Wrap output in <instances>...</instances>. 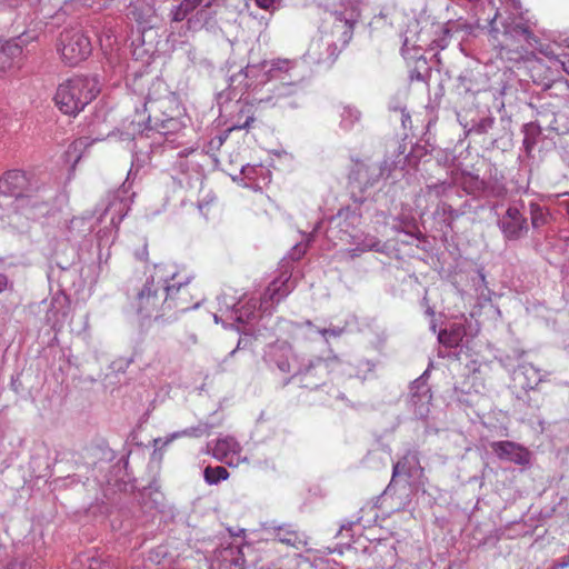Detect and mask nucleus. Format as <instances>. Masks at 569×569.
<instances>
[{
	"mask_svg": "<svg viewBox=\"0 0 569 569\" xmlns=\"http://www.w3.org/2000/svg\"><path fill=\"white\" fill-rule=\"evenodd\" d=\"M532 224H533L535 227H537V226L539 224V223H538V218H536V217H533V218H532Z\"/></svg>",
	"mask_w": 569,
	"mask_h": 569,
	"instance_id": "b1692460",
	"label": "nucleus"
},
{
	"mask_svg": "<svg viewBox=\"0 0 569 569\" xmlns=\"http://www.w3.org/2000/svg\"><path fill=\"white\" fill-rule=\"evenodd\" d=\"M555 569H569V563L562 562L558 563Z\"/></svg>",
	"mask_w": 569,
	"mask_h": 569,
	"instance_id": "4be33fe9",
	"label": "nucleus"
},
{
	"mask_svg": "<svg viewBox=\"0 0 569 569\" xmlns=\"http://www.w3.org/2000/svg\"><path fill=\"white\" fill-rule=\"evenodd\" d=\"M163 289L167 298L163 308L169 309L170 318L199 306L197 284L192 282L191 277L181 271L172 272Z\"/></svg>",
	"mask_w": 569,
	"mask_h": 569,
	"instance_id": "f03ea898",
	"label": "nucleus"
},
{
	"mask_svg": "<svg viewBox=\"0 0 569 569\" xmlns=\"http://www.w3.org/2000/svg\"><path fill=\"white\" fill-rule=\"evenodd\" d=\"M29 180L24 172L20 170H9L0 178V193L9 197H14L17 200V208L24 209L27 202L37 207L39 199H32L27 194Z\"/></svg>",
	"mask_w": 569,
	"mask_h": 569,
	"instance_id": "423d86ee",
	"label": "nucleus"
},
{
	"mask_svg": "<svg viewBox=\"0 0 569 569\" xmlns=\"http://www.w3.org/2000/svg\"><path fill=\"white\" fill-rule=\"evenodd\" d=\"M512 32H515L517 34H522L526 38L531 36L530 30L527 27L521 26V24L515 26L511 30H508V29L505 30V34L512 33Z\"/></svg>",
	"mask_w": 569,
	"mask_h": 569,
	"instance_id": "dca6fc26",
	"label": "nucleus"
},
{
	"mask_svg": "<svg viewBox=\"0 0 569 569\" xmlns=\"http://www.w3.org/2000/svg\"><path fill=\"white\" fill-rule=\"evenodd\" d=\"M279 540L281 542H284L287 545H295L296 540H297V536L296 535H290L288 538H281L279 537Z\"/></svg>",
	"mask_w": 569,
	"mask_h": 569,
	"instance_id": "aec40b11",
	"label": "nucleus"
},
{
	"mask_svg": "<svg viewBox=\"0 0 569 569\" xmlns=\"http://www.w3.org/2000/svg\"><path fill=\"white\" fill-rule=\"evenodd\" d=\"M402 472H406V465L400 460L393 466V476H398Z\"/></svg>",
	"mask_w": 569,
	"mask_h": 569,
	"instance_id": "6ab92c4d",
	"label": "nucleus"
},
{
	"mask_svg": "<svg viewBox=\"0 0 569 569\" xmlns=\"http://www.w3.org/2000/svg\"><path fill=\"white\" fill-rule=\"evenodd\" d=\"M290 69V61L287 59H277L271 62L269 72L272 71H288Z\"/></svg>",
	"mask_w": 569,
	"mask_h": 569,
	"instance_id": "4468645a",
	"label": "nucleus"
},
{
	"mask_svg": "<svg viewBox=\"0 0 569 569\" xmlns=\"http://www.w3.org/2000/svg\"><path fill=\"white\" fill-rule=\"evenodd\" d=\"M241 116H247L244 122L240 126H237L236 129H248L251 127V124L254 122V113L252 111L251 104H246L241 108L240 112Z\"/></svg>",
	"mask_w": 569,
	"mask_h": 569,
	"instance_id": "ddd939ff",
	"label": "nucleus"
},
{
	"mask_svg": "<svg viewBox=\"0 0 569 569\" xmlns=\"http://www.w3.org/2000/svg\"><path fill=\"white\" fill-rule=\"evenodd\" d=\"M276 0H256V4L263 10H269L273 7Z\"/></svg>",
	"mask_w": 569,
	"mask_h": 569,
	"instance_id": "a211bd4d",
	"label": "nucleus"
},
{
	"mask_svg": "<svg viewBox=\"0 0 569 569\" xmlns=\"http://www.w3.org/2000/svg\"><path fill=\"white\" fill-rule=\"evenodd\" d=\"M166 302L164 289L152 281L140 290L134 299V308L142 318L170 319L169 309L163 308Z\"/></svg>",
	"mask_w": 569,
	"mask_h": 569,
	"instance_id": "20e7f679",
	"label": "nucleus"
},
{
	"mask_svg": "<svg viewBox=\"0 0 569 569\" xmlns=\"http://www.w3.org/2000/svg\"><path fill=\"white\" fill-rule=\"evenodd\" d=\"M192 436V432L189 431V430H182V431H178V432H173L171 433L164 441V445H168L169 442L173 441L174 439H178L180 437H190Z\"/></svg>",
	"mask_w": 569,
	"mask_h": 569,
	"instance_id": "f3484780",
	"label": "nucleus"
},
{
	"mask_svg": "<svg viewBox=\"0 0 569 569\" xmlns=\"http://www.w3.org/2000/svg\"><path fill=\"white\" fill-rule=\"evenodd\" d=\"M272 290H273V292L271 295V298H273V296L277 293L278 289H272Z\"/></svg>",
	"mask_w": 569,
	"mask_h": 569,
	"instance_id": "393cba45",
	"label": "nucleus"
},
{
	"mask_svg": "<svg viewBox=\"0 0 569 569\" xmlns=\"http://www.w3.org/2000/svg\"><path fill=\"white\" fill-rule=\"evenodd\" d=\"M466 336V328L461 323H453L448 329L440 330L438 340L447 348H456Z\"/></svg>",
	"mask_w": 569,
	"mask_h": 569,
	"instance_id": "9d476101",
	"label": "nucleus"
},
{
	"mask_svg": "<svg viewBox=\"0 0 569 569\" xmlns=\"http://www.w3.org/2000/svg\"><path fill=\"white\" fill-rule=\"evenodd\" d=\"M88 569H116L109 561L92 559Z\"/></svg>",
	"mask_w": 569,
	"mask_h": 569,
	"instance_id": "2eb2a0df",
	"label": "nucleus"
},
{
	"mask_svg": "<svg viewBox=\"0 0 569 569\" xmlns=\"http://www.w3.org/2000/svg\"><path fill=\"white\" fill-rule=\"evenodd\" d=\"M201 3V0H182L172 11V20L180 22L187 18Z\"/></svg>",
	"mask_w": 569,
	"mask_h": 569,
	"instance_id": "9b49d317",
	"label": "nucleus"
},
{
	"mask_svg": "<svg viewBox=\"0 0 569 569\" xmlns=\"http://www.w3.org/2000/svg\"><path fill=\"white\" fill-rule=\"evenodd\" d=\"M144 108L149 112V118L154 120L156 126L163 133L178 131L182 127L183 108L174 93L168 92L157 99L148 96Z\"/></svg>",
	"mask_w": 569,
	"mask_h": 569,
	"instance_id": "7ed1b4c3",
	"label": "nucleus"
},
{
	"mask_svg": "<svg viewBox=\"0 0 569 569\" xmlns=\"http://www.w3.org/2000/svg\"><path fill=\"white\" fill-rule=\"evenodd\" d=\"M500 224L503 234L508 239H518L527 231V220L515 207L508 208Z\"/></svg>",
	"mask_w": 569,
	"mask_h": 569,
	"instance_id": "6e6552de",
	"label": "nucleus"
},
{
	"mask_svg": "<svg viewBox=\"0 0 569 569\" xmlns=\"http://www.w3.org/2000/svg\"><path fill=\"white\" fill-rule=\"evenodd\" d=\"M213 457L229 466H237L240 460L241 446L232 437L217 440L213 447Z\"/></svg>",
	"mask_w": 569,
	"mask_h": 569,
	"instance_id": "1a4fd4ad",
	"label": "nucleus"
},
{
	"mask_svg": "<svg viewBox=\"0 0 569 569\" xmlns=\"http://www.w3.org/2000/svg\"><path fill=\"white\" fill-rule=\"evenodd\" d=\"M498 17H499V12L497 11V12L495 13V17H493V18H492V20L490 21V27H491V29H492V30L495 29L493 23L496 22V20L498 19Z\"/></svg>",
	"mask_w": 569,
	"mask_h": 569,
	"instance_id": "5701e85b",
	"label": "nucleus"
},
{
	"mask_svg": "<svg viewBox=\"0 0 569 569\" xmlns=\"http://www.w3.org/2000/svg\"><path fill=\"white\" fill-rule=\"evenodd\" d=\"M58 50L66 64L77 66L90 56L91 42L80 30H64L60 34Z\"/></svg>",
	"mask_w": 569,
	"mask_h": 569,
	"instance_id": "39448f33",
	"label": "nucleus"
},
{
	"mask_svg": "<svg viewBox=\"0 0 569 569\" xmlns=\"http://www.w3.org/2000/svg\"><path fill=\"white\" fill-rule=\"evenodd\" d=\"M203 478L207 483L217 485L221 480H227L229 478V472L224 467L221 466H208L203 471Z\"/></svg>",
	"mask_w": 569,
	"mask_h": 569,
	"instance_id": "f8f14e48",
	"label": "nucleus"
},
{
	"mask_svg": "<svg viewBox=\"0 0 569 569\" xmlns=\"http://www.w3.org/2000/svg\"><path fill=\"white\" fill-rule=\"evenodd\" d=\"M99 92L97 78L76 76L58 86L54 102L62 113L76 116L94 100Z\"/></svg>",
	"mask_w": 569,
	"mask_h": 569,
	"instance_id": "f257e3e1",
	"label": "nucleus"
},
{
	"mask_svg": "<svg viewBox=\"0 0 569 569\" xmlns=\"http://www.w3.org/2000/svg\"><path fill=\"white\" fill-rule=\"evenodd\" d=\"M8 286V279L6 276L0 274V293L6 290Z\"/></svg>",
	"mask_w": 569,
	"mask_h": 569,
	"instance_id": "412c9836",
	"label": "nucleus"
},
{
	"mask_svg": "<svg viewBox=\"0 0 569 569\" xmlns=\"http://www.w3.org/2000/svg\"><path fill=\"white\" fill-rule=\"evenodd\" d=\"M493 452L499 459L511 461L519 466H527L531 460V452L523 446L509 441H496L491 443Z\"/></svg>",
	"mask_w": 569,
	"mask_h": 569,
	"instance_id": "0eeeda50",
	"label": "nucleus"
}]
</instances>
